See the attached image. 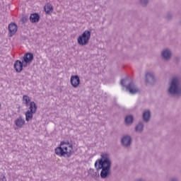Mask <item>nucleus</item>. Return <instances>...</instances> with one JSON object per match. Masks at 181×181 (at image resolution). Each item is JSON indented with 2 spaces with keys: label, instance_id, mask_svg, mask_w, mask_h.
<instances>
[{
  "label": "nucleus",
  "instance_id": "f257e3e1",
  "mask_svg": "<svg viewBox=\"0 0 181 181\" xmlns=\"http://www.w3.org/2000/svg\"><path fill=\"white\" fill-rule=\"evenodd\" d=\"M95 168L98 172L100 171L101 179H107L111 175V160L110 155L107 153H102L100 158L95 162Z\"/></svg>",
  "mask_w": 181,
  "mask_h": 181
},
{
  "label": "nucleus",
  "instance_id": "f03ea898",
  "mask_svg": "<svg viewBox=\"0 0 181 181\" xmlns=\"http://www.w3.org/2000/svg\"><path fill=\"white\" fill-rule=\"evenodd\" d=\"M54 151L60 158H70L73 155V144L69 141H61Z\"/></svg>",
  "mask_w": 181,
  "mask_h": 181
},
{
  "label": "nucleus",
  "instance_id": "7ed1b4c3",
  "mask_svg": "<svg viewBox=\"0 0 181 181\" xmlns=\"http://www.w3.org/2000/svg\"><path fill=\"white\" fill-rule=\"evenodd\" d=\"M168 95H181L180 81L177 78H173L168 89Z\"/></svg>",
  "mask_w": 181,
  "mask_h": 181
},
{
  "label": "nucleus",
  "instance_id": "20e7f679",
  "mask_svg": "<svg viewBox=\"0 0 181 181\" xmlns=\"http://www.w3.org/2000/svg\"><path fill=\"white\" fill-rule=\"evenodd\" d=\"M120 84L124 88H126V91L132 95H134V94H136L138 91H139V89L136 87L134 81L129 80L128 78L122 79Z\"/></svg>",
  "mask_w": 181,
  "mask_h": 181
},
{
  "label": "nucleus",
  "instance_id": "39448f33",
  "mask_svg": "<svg viewBox=\"0 0 181 181\" xmlns=\"http://www.w3.org/2000/svg\"><path fill=\"white\" fill-rule=\"evenodd\" d=\"M90 37L91 31L85 30L82 35H79L77 38L78 44L80 45V46H86V45H88Z\"/></svg>",
  "mask_w": 181,
  "mask_h": 181
},
{
  "label": "nucleus",
  "instance_id": "423d86ee",
  "mask_svg": "<svg viewBox=\"0 0 181 181\" xmlns=\"http://www.w3.org/2000/svg\"><path fill=\"white\" fill-rule=\"evenodd\" d=\"M37 106L35 102H30L29 110L25 112V121L29 122L33 118V114H36Z\"/></svg>",
  "mask_w": 181,
  "mask_h": 181
},
{
  "label": "nucleus",
  "instance_id": "0eeeda50",
  "mask_svg": "<svg viewBox=\"0 0 181 181\" xmlns=\"http://www.w3.org/2000/svg\"><path fill=\"white\" fill-rule=\"evenodd\" d=\"M146 81L148 84L151 86L155 85L156 83V79L155 78V74L153 72H147L146 74Z\"/></svg>",
  "mask_w": 181,
  "mask_h": 181
},
{
  "label": "nucleus",
  "instance_id": "6e6552de",
  "mask_svg": "<svg viewBox=\"0 0 181 181\" xmlns=\"http://www.w3.org/2000/svg\"><path fill=\"white\" fill-rule=\"evenodd\" d=\"M161 57L165 62H169L172 59V51L166 48L161 52Z\"/></svg>",
  "mask_w": 181,
  "mask_h": 181
},
{
  "label": "nucleus",
  "instance_id": "1a4fd4ad",
  "mask_svg": "<svg viewBox=\"0 0 181 181\" xmlns=\"http://www.w3.org/2000/svg\"><path fill=\"white\" fill-rule=\"evenodd\" d=\"M122 144L126 148H129L131 144H132V138L129 135H125L122 138Z\"/></svg>",
  "mask_w": 181,
  "mask_h": 181
},
{
  "label": "nucleus",
  "instance_id": "9d476101",
  "mask_svg": "<svg viewBox=\"0 0 181 181\" xmlns=\"http://www.w3.org/2000/svg\"><path fill=\"white\" fill-rule=\"evenodd\" d=\"M8 29L9 37H12L18 32V25L15 23H11L8 25Z\"/></svg>",
  "mask_w": 181,
  "mask_h": 181
},
{
  "label": "nucleus",
  "instance_id": "9b49d317",
  "mask_svg": "<svg viewBox=\"0 0 181 181\" xmlns=\"http://www.w3.org/2000/svg\"><path fill=\"white\" fill-rule=\"evenodd\" d=\"M70 81L74 88H77L80 86V77L78 75L71 76Z\"/></svg>",
  "mask_w": 181,
  "mask_h": 181
},
{
  "label": "nucleus",
  "instance_id": "f8f14e48",
  "mask_svg": "<svg viewBox=\"0 0 181 181\" xmlns=\"http://www.w3.org/2000/svg\"><path fill=\"white\" fill-rule=\"evenodd\" d=\"M24 67L26 66L23 64V62H21L19 60H16L14 63V69L17 73H21L22 70H23Z\"/></svg>",
  "mask_w": 181,
  "mask_h": 181
},
{
  "label": "nucleus",
  "instance_id": "ddd939ff",
  "mask_svg": "<svg viewBox=\"0 0 181 181\" xmlns=\"http://www.w3.org/2000/svg\"><path fill=\"white\" fill-rule=\"evenodd\" d=\"M14 124L16 127H18V128H23V127L25 125V124H26V122H25V119L20 116L14 121Z\"/></svg>",
  "mask_w": 181,
  "mask_h": 181
},
{
  "label": "nucleus",
  "instance_id": "4468645a",
  "mask_svg": "<svg viewBox=\"0 0 181 181\" xmlns=\"http://www.w3.org/2000/svg\"><path fill=\"white\" fill-rule=\"evenodd\" d=\"M151 110H147L144 111L142 116L144 122H149V121H151Z\"/></svg>",
  "mask_w": 181,
  "mask_h": 181
},
{
  "label": "nucleus",
  "instance_id": "2eb2a0df",
  "mask_svg": "<svg viewBox=\"0 0 181 181\" xmlns=\"http://www.w3.org/2000/svg\"><path fill=\"white\" fill-rule=\"evenodd\" d=\"M144 128H145V124H144L142 122H140L136 125L134 129L136 132H138L139 134H141V132H144Z\"/></svg>",
  "mask_w": 181,
  "mask_h": 181
},
{
  "label": "nucleus",
  "instance_id": "dca6fc26",
  "mask_svg": "<svg viewBox=\"0 0 181 181\" xmlns=\"http://www.w3.org/2000/svg\"><path fill=\"white\" fill-rule=\"evenodd\" d=\"M33 60V54L32 53H27L23 57V62L26 64L30 63Z\"/></svg>",
  "mask_w": 181,
  "mask_h": 181
},
{
  "label": "nucleus",
  "instance_id": "f3484780",
  "mask_svg": "<svg viewBox=\"0 0 181 181\" xmlns=\"http://www.w3.org/2000/svg\"><path fill=\"white\" fill-rule=\"evenodd\" d=\"M40 19V17L39 16V14L37 13H33L30 16V21L32 22V23H36L39 22V20Z\"/></svg>",
  "mask_w": 181,
  "mask_h": 181
},
{
  "label": "nucleus",
  "instance_id": "a211bd4d",
  "mask_svg": "<svg viewBox=\"0 0 181 181\" xmlns=\"http://www.w3.org/2000/svg\"><path fill=\"white\" fill-rule=\"evenodd\" d=\"M44 10L47 15H50L53 12V6L50 3H48L44 6Z\"/></svg>",
  "mask_w": 181,
  "mask_h": 181
},
{
  "label": "nucleus",
  "instance_id": "6ab92c4d",
  "mask_svg": "<svg viewBox=\"0 0 181 181\" xmlns=\"http://www.w3.org/2000/svg\"><path fill=\"white\" fill-rule=\"evenodd\" d=\"M124 122L127 124V125H132V124H134V116L132 115L126 116Z\"/></svg>",
  "mask_w": 181,
  "mask_h": 181
},
{
  "label": "nucleus",
  "instance_id": "aec40b11",
  "mask_svg": "<svg viewBox=\"0 0 181 181\" xmlns=\"http://www.w3.org/2000/svg\"><path fill=\"white\" fill-rule=\"evenodd\" d=\"M88 173L89 175H92V177H98V176H100V174L98 173V172L95 171L93 168H90L88 170Z\"/></svg>",
  "mask_w": 181,
  "mask_h": 181
},
{
  "label": "nucleus",
  "instance_id": "412c9836",
  "mask_svg": "<svg viewBox=\"0 0 181 181\" xmlns=\"http://www.w3.org/2000/svg\"><path fill=\"white\" fill-rule=\"evenodd\" d=\"M23 100L25 101V105H29V103H30V98L26 95H24L23 96Z\"/></svg>",
  "mask_w": 181,
  "mask_h": 181
},
{
  "label": "nucleus",
  "instance_id": "4be33fe9",
  "mask_svg": "<svg viewBox=\"0 0 181 181\" xmlns=\"http://www.w3.org/2000/svg\"><path fill=\"white\" fill-rule=\"evenodd\" d=\"M140 4L143 6H148V4H149V0H140Z\"/></svg>",
  "mask_w": 181,
  "mask_h": 181
},
{
  "label": "nucleus",
  "instance_id": "5701e85b",
  "mask_svg": "<svg viewBox=\"0 0 181 181\" xmlns=\"http://www.w3.org/2000/svg\"><path fill=\"white\" fill-rule=\"evenodd\" d=\"M173 17V14H172V13L168 12L166 15V18L167 19H168L169 21H170V19H172V18Z\"/></svg>",
  "mask_w": 181,
  "mask_h": 181
},
{
  "label": "nucleus",
  "instance_id": "b1692460",
  "mask_svg": "<svg viewBox=\"0 0 181 181\" xmlns=\"http://www.w3.org/2000/svg\"><path fill=\"white\" fill-rule=\"evenodd\" d=\"M170 181H179V178L176 177H173L170 179Z\"/></svg>",
  "mask_w": 181,
  "mask_h": 181
},
{
  "label": "nucleus",
  "instance_id": "393cba45",
  "mask_svg": "<svg viewBox=\"0 0 181 181\" xmlns=\"http://www.w3.org/2000/svg\"><path fill=\"white\" fill-rule=\"evenodd\" d=\"M0 181H6V177L4 175H1L0 177Z\"/></svg>",
  "mask_w": 181,
  "mask_h": 181
},
{
  "label": "nucleus",
  "instance_id": "a878e982",
  "mask_svg": "<svg viewBox=\"0 0 181 181\" xmlns=\"http://www.w3.org/2000/svg\"><path fill=\"white\" fill-rule=\"evenodd\" d=\"M115 108H119V105H118V104L116 103H115Z\"/></svg>",
  "mask_w": 181,
  "mask_h": 181
}]
</instances>
